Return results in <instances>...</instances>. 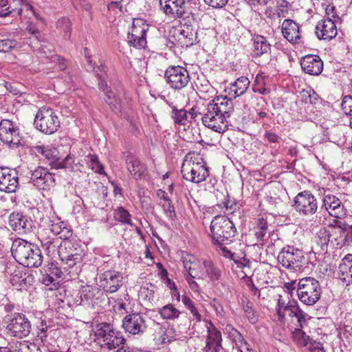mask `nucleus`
Masks as SVG:
<instances>
[{
  "label": "nucleus",
  "instance_id": "obj_1",
  "mask_svg": "<svg viewBox=\"0 0 352 352\" xmlns=\"http://www.w3.org/2000/svg\"><path fill=\"white\" fill-rule=\"evenodd\" d=\"M209 236L212 245L230 244L238 234L234 222L223 215H216L210 224Z\"/></svg>",
  "mask_w": 352,
  "mask_h": 352
},
{
  "label": "nucleus",
  "instance_id": "obj_2",
  "mask_svg": "<svg viewBox=\"0 0 352 352\" xmlns=\"http://www.w3.org/2000/svg\"><path fill=\"white\" fill-rule=\"evenodd\" d=\"M11 252L19 263L28 267H38L43 263V255L38 246L25 240H15Z\"/></svg>",
  "mask_w": 352,
  "mask_h": 352
},
{
  "label": "nucleus",
  "instance_id": "obj_3",
  "mask_svg": "<svg viewBox=\"0 0 352 352\" xmlns=\"http://www.w3.org/2000/svg\"><path fill=\"white\" fill-rule=\"evenodd\" d=\"M288 290H296L299 300L305 305L311 306L316 304L321 296V287L318 280L313 277H305L285 284Z\"/></svg>",
  "mask_w": 352,
  "mask_h": 352
},
{
  "label": "nucleus",
  "instance_id": "obj_4",
  "mask_svg": "<svg viewBox=\"0 0 352 352\" xmlns=\"http://www.w3.org/2000/svg\"><path fill=\"white\" fill-rule=\"evenodd\" d=\"M277 259L283 267L295 271L302 270L307 263L303 250L289 245L281 249Z\"/></svg>",
  "mask_w": 352,
  "mask_h": 352
},
{
  "label": "nucleus",
  "instance_id": "obj_5",
  "mask_svg": "<svg viewBox=\"0 0 352 352\" xmlns=\"http://www.w3.org/2000/svg\"><path fill=\"white\" fill-rule=\"evenodd\" d=\"M34 126L40 132L52 135L59 129L60 120L53 109L42 107L35 116Z\"/></svg>",
  "mask_w": 352,
  "mask_h": 352
},
{
  "label": "nucleus",
  "instance_id": "obj_6",
  "mask_svg": "<svg viewBox=\"0 0 352 352\" xmlns=\"http://www.w3.org/2000/svg\"><path fill=\"white\" fill-rule=\"evenodd\" d=\"M0 140L9 148L14 149L25 144L19 129V123L9 119L0 122Z\"/></svg>",
  "mask_w": 352,
  "mask_h": 352
},
{
  "label": "nucleus",
  "instance_id": "obj_7",
  "mask_svg": "<svg viewBox=\"0 0 352 352\" xmlns=\"http://www.w3.org/2000/svg\"><path fill=\"white\" fill-rule=\"evenodd\" d=\"M58 253L62 262L69 267L80 263L85 255L80 242L76 239L62 241L58 246Z\"/></svg>",
  "mask_w": 352,
  "mask_h": 352
},
{
  "label": "nucleus",
  "instance_id": "obj_8",
  "mask_svg": "<svg viewBox=\"0 0 352 352\" xmlns=\"http://www.w3.org/2000/svg\"><path fill=\"white\" fill-rule=\"evenodd\" d=\"M3 322L9 335L19 338H25L30 335L32 329L31 322L23 313L14 314L12 316H4Z\"/></svg>",
  "mask_w": 352,
  "mask_h": 352
},
{
  "label": "nucleus",
  "instance_id": "obj_9",
  "mask_svg": "<svg viewBox=\"0 0 352 352\" xmlns=\"http://www.w3.org/2000/svg\"><path fill=\"white\" fill-rule=\"evenodd\" d=\"M192 0H160V9L166 15L173 18L184 19L191 18L195 22V14L189 8Z\"/></svg>",
  "mask_w": 352,
  "mask_h": 352
},
{
  "label": "nucleus",
  "instance_id": "obj_10",
  "mask_svg": "<svg viewBox=\"0 0 352 352\" xmlns=\"http://www.w3.org/2000/svg\"><path fill=\"white\" fill-rule=\"evenodd\" d=\"M292 206L299 214L307 217L315 214L319 208L317 198L308 190L296 195Z\"/></svg>",
  "mask_w": 352,
  "mask_h": 352
},
{
  "label": "nucleus",
  "instance_id": "obj_11",
  "mask_svg": "<svg viewBox=\"0 0 352 352\" xmlns=\"http://www.w3.org/2000/svg\"><path fill=\"white\" fill-rule=\"evenodd\" d=\"M167 85L175 90H181L190 82V77L186 68L180 65H170L164 72Z\"/></svg>",
  "mask_w": 352,
  "mask_h": 352
},
{
  "label": "nucleus",
  "instance_id": "obj_12",
  "mask_svg": "<svg viewBox=\"0 0 352 352\" xmlns=\"http://www.w3.org/2000/svg\"><path fill=\"white\" fill-rule=\"evenodd\" d=\"M181 172L184 179L195 184L204 182L209 176V168L206 163L183 164Z\"/></svg>",
  "mask_w": 352,
  "mask_h": 352
},
{
  "label": "nucleus",
  "instance_id": "obj_13",
  "mask_svg": "<svg viewBox=\"0 0 352 352\" xmlns=\"http://www.w3.org/2000/svg\"><path fill=\"white\" fill-rule=\"evenodd\" d=\"M30 183L40 190H50L55 186V179L46 168L37 166L30 171Z\"/></svg>",
  "mask_w": 352,
  "mask_h": 352
},
{
  "label": "nucleus",
  "instance_id": "obj_14",
  "mask_svg": "<svg viewBox=\"0 0 352 352\" xmlns=\"http://www.w3.org/2000/svg\"><path fill=\"white\" fill-rule=\"evenodd\" d=\"M8 224L19 234L30 233L35 228L34 223L30 217L19 212H13L9 215Z\"/></svg>",
  "mask_w": 352,
  "mask_h": 352
},
{
  "label": "nucleus",
  "instance_id": "obj_15",
  "mask_svg": "<svg viewBox=\"0 0 352 352\" xmlns=\"http://www.w3.org/2000/svg\"><path fill=\"white\" fill-rule=\"evenodd\" d=\"M321 210H324L330 216L340 219L346 214V210L342 201L332 194H324L322 197Z\"/></svg>",
  "mask_w": 352,
  "mask_h": 352
},
{
  "label": "nucleus",
  "instance_id": "obj_16",
  "mask_svg": "<svg viewBox=\"0 0 352 352\" xmlns=\"http://www.w3.org/2000/svg\"><path fill=\"white\" fill-rule=\"evenodd\" d=\"M18 173L15 169L0 167V190L15 192L19 187Z\"/></svg>",
  "mask_w": 352,
  "mask_h": 352
},
{
  "label": "nucleus",
  "instance_id": "obj_17",
  "mask_svg": "<svg viewBox=\"0 0 352 352\" xmlns=\"http://www.w3.org/2000/svg\"><path fill=\"white\" fill-rule=\"evenodd\" d=\"M122 325L126 332L133 335L143 333L147 327L145 318L139 313L126 315L122 320Z\"/></svg>",
  "mask_w": 352,
  "mask_h": 352
},
{
  "label": "nucleus",
  "instance_id": "obj_18",
  "mask_svg": "<svg viewBox=\"0 0 352 352\" xmlns=\"http://www.w3.org/2000/svg\"><path fill=\"white\" fill-rule=\"evenodd\" d=\"M80 304L94 308L105 299V295L96 287L85 286L80 292Z\"/></svg>",
  "mask_w": 352,
  "mask_h": 352
},
{
  "label": "nucleus",
  "instance_id": "obj_19",
  "mask_svg": "<svg viewBox=\"0 0 352 352\" xmlns=\"http://www.w3.org/2000/svg\"><path fill=\"white\" fill-rule=\"evenodd\" d=\"M22 35L19 32H2L0 34V52H10L23 47Z\"/></svg>",
  "mask_w": 352,
  "mask_h": 352
},
{
  "label": "nucleus",
  "instance_id": "obj_20",
  "mask_svg": "<svg viewBox=\"0 0 352 352\" xmlns=\"http://www.w3.org/2000/svg\"><path fill=\"white\" fill-rule=\"evenodd\" d=\"M207 112L203 116L201 120L204 125L214 131L223 133L228 128L226 118L216 112H210L207 107Z\"/></svg>",
  "mask_w": 352,
  "mask_h": 352
},
{
  "label": "nucleus",
  "instance_id": "obj_21",
  "mask_svg": "<svg viewBox=\"0 0 352 352\" xmlns=\"http://www.w3.org/2000/svg\"><path fill=\"white\" fill-rule=\"evenodd\" d=\"M207 107L210 112H216L226 119L229 118L234 111L233 102L227 96H217L209 102Z\"/></svg>",
  "mask_w": 352,
  "mask_h": 352
},
{
  "label": "nucleus",
  "instance_id": "obj_22",
  "mask_svg": "<svg viewBox=\"0 0 352 352\" xmlns=\"http://www.w3.org/2000/svg\"><path fill=\"white\" fill-rule=\"evenodd\" d=\"M100 286L109 293L118 291L122 285V276L120 272L107 271L100 276Z\"/></svg>",
  "mask_w": 352,
  "mask_h": 352
},
{
  "label": "nucleus",
  "instance_id": "obj_23",
  "mask_svg": "<svg viewBox=\"0 0 352 352\" xmlns=\"http://www.w3.org/2000/svg\"><path fill=\"white\" fill-rule=\"evenodd\" d=\"M126 168L135 179H141L146 170V165L129 151L123 153Z\"/></svg>",
  "mask_w": 352,
  "mask_h": 352
},
{
  "label": "nucleus",
  "instance_id": "obj_24",
  "mask_svg": "<svg viewBox=\"0 0 352 352\" xmlns=\"http://www.w3.org/2000/svg\"><path fill=\"white\" fill-rule=\"evenodd\" d=\"M337 33L335 22L329 17L318 21L316 27V34L320 40L330 41L336 36Z\"/></svg>",
  "mask_w": 352,
  "mask_h": 352
},
{
  "label": "nucleus",
  "instance_id": "obj_25",
  "mask_svg": "<svg viewBox=\"0 0 352 352\" xmlns=\"http://www.w3.org/2000/svg\"><path fill=\"white\" fill-rule=\"evenodd\" d=\"M300 65L305 73L309 75L318 76L323 69V62L319 56L309 54L300 60Z\"/></svg>",
  "mask_w": 352,
  "mask_h": 352
},
{
  "label": "nucleus",
  "instance_id": "obj_26",
  "mask_svg": "<svg viewBox=\"0 0 352 352\" xmlns=\"http://www.w3.org/2000/svg\"><path fill=\"white\" fill-rule=\"evenodd\" d=\"M281 32L284 38L291 43H300V27L294 21L285 19L281 26Z\"/></svg>",
  "mask_w": 352,
  "mask_h": 352
},
{
  "label": "nucleus",
  "instance_id": "obj_27",
  "mask_svg": "<svg viewBox=\"0 0 352 352\" xmlns=\"http://www.w3.org/2000/svg\"><path fill=\"white\" fill-rule=\"evenodd\" d=\"M37 157H42L44 160L52 167L57 160H60L58 151L51 146L38 145L31 148Z\"/></svg>",
  "mask_w": 352,
  "mask_h": 352
},
{
  "label": "nucleus",
  "instance_id": "obj_28",
  "mask_svg": "<svg viewBox=\"0 0 352 352\" xmlns=\"http://www.w3.org/2000/svg\"><path fill=\"white\" fill-rule=\"evenodd\" d=\"M253 57H261V56L270 53L272 45L267 38L258 34H254L252 37Z\"/></svg>",
  "mask_w": 352,
  "mask_h": 352
},
{
  "label": "nucleus",
  "instance_id": "obj_29",
  "mask_svg": "<svg viewBox=\"0 0 352 352\" xmlns=\"http://www.w3.org/2000/svg\"><path fill=\"white\" fill-rule=\"evenodd\" d=\"M329 229L322 228L319 230L316 235V250L318 254L325 255L328 252L329 244L333 245V239L331 238Z\"/></svg>",
  "mask_w": 352,
  "mask_h": 352
},
{
  "label": "nucleus",
  "instance_id": "obj_30",
  "mask_svg": "<svg viewBox=\"0 0 352 352\" xmlns=\"http://www.w3.org/2000/svg\"><path fill=\"white\" fill-rule=\"evenodd\" d=\"M190 19L191 18H184V19H182L180 22L182 25L180 33L186 40L185 44L186 46L192 45L197 38V32L190 24Z\"/></svg>",
  "mask_w": 352,
  "mask_h": 352
},
{
  "label": "nucleus",
  "instance_id": "obj_31",
  "mask_svg": "<svg viewBox=\"0 0 352 352\" xmlns=\"http://www.w3.org/2000/svg\"><path fill=\"white\" fill-rule=\"evenodd\" d=\"M289 311V316L291 317H296L298 320L299 327L303 328L304 324L306 323L305 318L307 316L300 307L298 302L293 299L289 300L285 307V311Z\"/></svg>",
  "mask_w": 352,
  "mask_h": 352
},
{
  "label": "nucleus",
  "instance_id": "obj_32",
  "mask_svg": "<svg viewBox=\"0 0 352 352\" xmlns=\"http://www.w3.org/2000/svg\"><path fill=\"white\" fill-rule=\"evenodd\" d=\"M352 275V254H346L338 266V278L343 283H346Z\"/></svg>",
  "mask_w": 352,
  "mask_h": 352
},
{
  "label": "nucleus",
  "instance_id": "obj_33",
  "mask_svg": "<svg viewBox=\"0 0 352 352\" xmlns=\"http://www.w3.org/2000/svg\"><path fill=\"white\" fill-rule=\"evenodd\" d=\"M126 342L125 338L123 337L120 331L113 330V333H111L104 343H101L102 348H106L108 350H113L117 348H123Z\"/></svg>",
  "mask_w": 352,
  "mask_h": 352
},
{
  "label": "nucleus",
  "instance_id": "obj_34",
  "mask_svg": "<svg viewBox=\"0 0 352 352\" xmlns=\"http://www.w3.org/2000/svg\"><path fill=\"white\" fill-rule=\"evenodd\" d=\"M209 327H207V339L214 343L213 352L220 351L222 349V337L221 331L211 322H208Z\"/></svg>",
  "mask_w": 352,
  "mask_h": 352
},
{
  "label": "nucleus",
  "instance_id": "obj_35",
  "mask_svg": "<svg viewBox=\"0 0 352 352\" xmlns=\"http://www.w3.org/2000/svg\"><path fill=\"white\" fill-rule=\"evenodd\" d=\"M171 111L170 116L175 125L185 126L188 122V111L184 108L178 109L177 107L170 103Z\"/></svg>",
  "mask_w": 352,
  "mask_h": 352
},
{
  "label": "nucleus",
  "instance_id": "obj_36",
  "mask_svg": "<svg viewBox=\"0 0 352 352\" xmlns=\"http://www.w3.org/2000/svg\"><path fill=\"white\" fill-rule=\"evenodd\" d=\"M103 94V100L104 102L109 105L111 111L116 113H120L122 109V100L120 97L116 95L112 90H109Z\"/></svg>",
  "mask_w": 352,
  "mask_h": 352
},
{
  "label": "nucleus",
  "instance_id": "obj_37",
  "mask_svg": "<svg viewBox=\"0 0 352 352\" xmlns=\"http://www.w3.org/2000/svg\"><path fill=\"white\" fill-rule=\"evenodd\" d=\"M113 326L107 322H102L96 326L95 336L100 345L101 343H104L107 341L109 335L113 333Z\"/></svg>",
  "mask_w": 352,
  "mask_h": 352
},
{
  "label": "nucleus",
  "instance_id": "obj_38",
  "mask_svg": "<svg viewBox=\"0 0 352 352\" xmlns=\"http://www.w3.org/2000/svg\"><path fill=\"white\" fill-rule=\"evenodd\" d=\"M250 84V81L248 78L245 76H241L238 78L234 83L232 84V87L230 88L231 92H233L234 98L239 97L243 95Z\"/></svg>",
  "mask_w": 352,
  "mask_h": 352
},
{
  "label": "nucleus",
  "instance_id": "obj_39",
  "mask_svg": "<svg viewBox=\"0 0 352 352\" xmlns=\"http://www.w3.org/2000/svg\"><path fill=\"white\" fill-rule=\"evenodd\" d=\"M203 265L206 270V277L209 278L211 281H217L221 276V270L211 261L205 260L203 262Z\"/></svg>",
  "mask_w": 352,
  "mask_h": 352
},
{
  "label": "nucleus",
  "instance_id": "obj_40",
  "mask_svg": "<svg viewBox=\"0 0 352 352\" xmlns=\"http://www.w3.org/2000/svg\"><path fill=\"white\" fill-rule=\"evenodd\" d=\"M99 69L101 70V74L98 73V71H96V74L94 75L98 81V87L99 90L104 94L109 90H111V87L108 85L107 82V67L104 64H100Z\"/></svg>",
  "mask_w": 352,
  "mask_h": 352
},
{
  "label": "nucleus",
  "instance_id": "obj_41",
  "mask_svg": "<svg viewBox=\"0 0 352 352\" xmlns=\"http://www.w3.org/2000/svg\"><path fill=\"white\" fill-rule=\"evenodd\" d=\"M114 219L122 224L133 226L131 215L129 212L122 206L118 207L113 212Z\"/></svg>",
  "mask_w": 352,
  "mask_h": 352
},
{
  "label": "nucleus",
  "instance_id": "obj_42",
  "mask_svg": "<svg viewBox=\"0 0 352 352\" xmlns=\"http://www.w3.org/2000/svg\"><path fill=\"white\" fill-rule=\"evenodd\" d=\"M254 235L256 237L257 242L263 243L265 241V236L268 230V223L263 218H260L256 221V227L254 228Z\"/></svg>",
  "mask_w": 352,
  "mask_h": 352
},
{
  "label": "nucleus",
  "instance_id": "obj_43",
  "mask_svg": "<svg viewBox=\"0 0 352 352\" xmlns=\"http://www.w3.org/2000/svg\"><path fill=\"white\" fill-rule=\"evenodd\" d=\"M148 30V24H146L142 19H138L133 21L131 30L129 32L128 34H132V36H140L142 35L146 38Z\"/></svg>",
  "mask_w": 352,
  "mask_h": 352
},
{
  "label": "nucleus",
  "instance_id": "obj_44",
  "mask_svg": "<svg viewBox=\"0 0 352 352\" xmlns=\"http://www.w3.org/2000/svg\"><path fill=\"white\" fill-rule=\"evenodd\" d=\"M243 310L248 320L252 324H255L258 321V316L255 310L253 309L252 302L248 298L242 300Z\"/></svg>",
  "mask_w": 352,
  "mask_h": 352
},
{
  "label": "nucleus",
  "instance_id": "obj_45",
  "mask_svg": "<svg viewBox=\"0 0 352 352\" xmlns=\"http://www.w3.org/2000/svg\"><path fill=\"white\" fill-rule=\"evenodd\" d=\"M159 314L164 319L173 320L179 316L181 311L176 309L172 304H168L162 307L159 310Z\"/></svg>",
  "mask_w": 352,
  "mask_h": 352
},
{
  "label": "nucleus",
  "instance_id": "obj_46",
  "mask_svg": "<svg viewBox=\"0 0 352 352\" xmlns=\"http://www.w3.org/2000/svg\"><path fill=\"white\" fill-rule=\"evenodd\" d=\"M309 337L299 326L292 332L293 340L300 346H307V341L309 340Z\"/></svg>",
  "mask_w": 352,
  "mask_h": 352
},
{
  "label": "nucleus",
  "instance_id": "obj_47",
  "mask_svg": "<svg viewBox=\"0 0 352 352\" xmlns=\"http://www.w3.org/2000/svg\"><path fill=\"white\" fill-rule=\"evenodd\" d=\"M89 166L95 173L100 175H106L104 170V166L100 162L98 155L95 154H89L87 156Z\"/></svg>",
  "mask_w": 352,
  "mask_h": 352
},
{
  "label": "nucleus",
  "instance_id": "obj_48",
  "mask_svg": "<svg viewBox=\"0 0 352 352\" xmlns=\"http://www.w3.org/2000/svg\"><path fill=\"white\" fill-rule=\"evenodd\" d=\"M127 42L130 46L135 48L144 49L146 46V38L144 36H135L132 34L127 35Z\"/></svg>",
  "mask_w": 352,
  "mask_h": 352
},
{
  "label": "nucleus",
  "instance_id": "obj_49",
  "mask_svg": "<svg viewBox=\"0 0 352 352\" xmlns=\"http://www.w3.org/2000/svg\"><path fill=\"white\" fill-rule=\"evenodd\" d=\"M206 270L197 263V265L188 267V276L197 279H205L206 278Z\"/></svg>",
  "mask_w": 352,
  "mask_h": 352
},
{
  "label": "nucleus",
  "instance_id": "obj_50",
  "mask_svg": "<svg viewBox=\"0 0 352 352\" xmlns=\"http://www.w3.org/2000/svg\"><path fill=\"white\" fill-rule=\"evenodd\" d=\"M349 224H348L345 221H341L338 220L334 221V224H331L329 227L332 228H336L341 232V234H344V241H348V234L350 228Z\"/></svg>",
  "mask_w": 352,
  "mask_h": 352
},
{
  "label": "nucleus",
  "instance_id": "obj_51",
  "mask_svg": "<svg viewBox=\"0 0 352 352\" xmlns=\"http://www.w3.org/2000/svg\"><path fill=\"white\" fill-rule=\"evenodd\" d=\"M57 28L65 32V37L69 38L72 30V22L67 17H62L56 23Z\"/></svg>",
  "mask_w": 352,
  "mask_h": 352
},
{
  "label": "nucleus",
  "instance_id": "obj_52",
  "mask_svg": "<svg viewBox=\"0 0 352 352\" xmlns=\"http://www.w3.org/2000/svg\"><path fill=\"white\" fill-rule=\"evenodd\" d=\"M74 163V156L69 154L63 160L60 162L59 160L56 161L54 164L52 166V168L60 169V168H72V165Z\"/></svg>",
  "mask_w": 352,
  "mask_h": 352
},
{
  "label": "nucleus",
  "instance_id": "obj_53",
  "mask_svg": "<svg viewBox=\"0 0 352 352\" xmlns=\"http://www.w3.org/2000/svg\"><path fill=\"white\" fill-rule=\"evenodd\" d=\"M10 283L13 286H18L20 289H24L26 285V278L23 277L22 272L15 271L13 277L10 278Z\"/></svg>",
  "mask_w": 352,
  "mask_h": 352
},
{
  "label": "nucleus",
  "instance_id": "obj_54",
  "mask_svg": "<svg viewBox=\"0 0 352 352\" xmlns=\"http://www.w3.org/2000/svg\"><path fill=\"white\" fill-rule=\"evenodd\" d=\"M72 3L74 8L79 11L85 10L89 12V14H91L92 6L91 4L88 1V0H71Z\"/></svg>",
  "mask_w": 352,
  "mask_h": 352
},
{
  "label": "nucleus",
  "instance_id": "obj_55",
  "mask_svg": "<svg viewBox=\"0 0 352 352\" xmlns=\"http://www.w3.org/2000/svg\"><path fill=\"white\" fill-rule=\"evenodd\" d=\"M44 273L54 276L55 278H60L62 272L57 266V263L51 262L43 268Z\"/></svg>",
  "mask_w": 352,
  "mask_h": 352
},
{
  "label": "nucleus",
  "instance_id": "obj_56",
  "mask_svg": "<svg viewBox=\"0 0 352 352\" xmlns=\"http://www.w3.org/2000/svg\"><path fill=\"white\" fill-rule=\"evenodd\" d=\"M162 208L164 212L170 220L175 221L177 219L175 208L173 204L172 200L162 204Z\"/></svg>",
  "mask_w": 352,
  "mask_h": 352
},
{
  "label": "nucleus",
  "instance_id": "obj_57",
  "mask_svg": "<svg viewBox=\"0 0 352 352\" xmlns=\"http://www.w3.org/2000/svg\"><path fill=\"white\" fill-rule=\"evenodd\" d=\"M329 232L331 234V238L333 239V245H339L341 242L343 243H346L344 240V234H341L339 230H336V228H332L329 226Z\"/></svg>",
  "mask_w": 352,
  "mask_h": 352
},
{
  "label": "nucleus",
  "instance_id": "obj_58",
  "mask_svg": "<svg viewBox=\"0 0 352 352\" xmlns=\"http://www.w3.org/2000/svg\"><path fill=\"white\" fill-rule=\"evenodd\" d=\"M341 107L344 113L352 118V96L349 95L343 98Z\"/></svg>",
  "mask_w": 352,
  "mask_h": 352
},
{
  "label": "nucleus",
  "instance_id": "obj_59",
  "mask_svg": "<svg viewBox=\"0 0 352 352\" xmlns=\"http://www.w3.org/2000/svg\"><path fill=\"white\" fill-rule=\"evenodd\" d=\"M229 336L232 339L233 342H235L236 345L238 342L244 344V346L249 345V344L243 338L242 334L234 328H231V331L229 332Z\"/></svg>",
  "mask_w": 352,
  "mask_h": 352
},
{
  "label": "nucleus",
  "instance_id": "obj_60",
  "mask_svg": "<svg viewBox=\"0 0 352 352\" xmlns=\"http://www.w3.org/2000/svg\"><path fill=\"white\" fill-rule=\"evenodd\" d=\"M263 139L268 144H278L280 142L281 138L271 130H265Z\"/></svg>",
  "mask_w": 352,
  "mask_h": 352
},
{
  "label": "nucleus",
  "instance_id": "obj_61",
  "mask_svg": "<svg viewBox=\"0 0 352 352\" xmlns=\"http://www.w3.org/2000/svg\"><path fill=\"white\" fill-rule=\"evenodd\" d=\"M272 117L270 116L266 111L261 110L257 113L256 121L257 123L262 124L263 129H266L269 125L266 123V120H271Z\"/></svg>",
  "mask_w": 352,
  "mask_h": 352
},
{
  "label": "nucleus",
  "instance_id": "obj_62",
  "mask_svg": "<svg viewBox=\"0 0 352 352\" xmlns=\"http://www.w3.org/2000/svg\"><path fill=\"white\" fill-rule=\"evenodd\" d=\"M307 347L309 351L311 352L316 350H320L322 352H326L323 344L321 342L314 340L312 338L309 337V340L307 341Z\"/></svg>",
  "mask_w": 352,
  "mask_h": 352
},
{
  "label": "nucleus",
  "instance_id": "obj_63",
  "mask_svg": "<svg viewBox=\"0 0 352 352\" xmlns=\"http://www.w3.org/2000/svg\"><path fill=\"white\" fill-rule=\"evenodd\" d=\"M287 303H285V301L282 298V296H279L276 310L280 321H282L285 318V307Z\"/></svg>",
  "mask_w": 352,
  "mask_h": 352
},
{
  "label": "nucleus",
  "instance_id": "obj_64",
  "mask_svg": "<svg viewBox=\"0 0 352 352\" xmlns=\"http://www.w3.org/2000/svg\"><path fill=\"white\" fill-rule=\"evenodd\" d=\"M26 30L28 31L30 34L34 36L38 41H43L44 40V37L41 31L36 27L35 25L30 23L29 24Z\"/></svg>",
  "mask_w": 352,
  "mask_h": 352
}]
</instances>
